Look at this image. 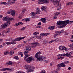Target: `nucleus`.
Instances as JSON below:
<instances>
[{"instance_id": "obj_14", "label": "nucleus", "mask_w": 73, "mask_h": 73, "mask_svg": "<svg viewBox=\"0 0 73 73\" xmlns=\"http://www.w3.org/2000/svg\"><path fill=\"white\" fill-rule=\"evenodd\" d=\"M1 71H5V70H11V69L9 68H5L0 70Z\"/></svg>"}, {"instance_id": "obj_34", "label": "nucleus", "mask_w": 73, "mask_h": 73, "mask_svg": "<svg viewBox=\"0 0 73 73\" xmlns=\"http://www.w3.org/2000/svg\"><path fill=\"white\" fill-rule=\"evenodd\" d=\"M32 68H31V69L29 70L28 72H33V69H35V68H34L33 69H32Z\"/></svg>"}, {"instance_id": "obj_13", "label": "nucleus", "mask_w": 73, "mask_h": 73, "mask_svg": "<svg viewBox=\"0 0 73 73\" xmlns=\"http://www.w3.org/2000/svg\"><path fill=\"white\" fill-rule=\"evenodd\" d=\"M60 12H58L55 13L54 14V17L53 18L54 19H56L57 17L56 16H58V14H60Z\"/></svg>"}, {"instance_id": "obj_32", "label": "nucleus", "mask_w": 73, "mask_h": 73, "mask_svg": "<svg viewBox=\"0 0 73 73\" xmlns=\"http://www.w3.org/2000/svg\"><path fill=\"white\" fill-rule=\"evenodd\" d=\"M57 56L58 57V56H60V57H61V56H65V54H59L58 55H57Z\"/></svg>"}, {"instance_id": "obj_50", "label": "nucleus", "mask_w": 73, "mask_h": 73, "mask_svg": "<svg viewBox=\"0 0 73 73\" xmlns=\"http://www.w3.org/2000/svg\"><path fill=\"white\" fill-rule=\"evenodd\" d=\"M62 15H66V13H65L64 12L62 13Z\"/></svg>"}, {"instance_id": "obj_28", "label": "nucleus", "mask_w": 73, "mask_h": 73, "mask_svg": "<svg viewBox=\"0 0 73 73\" xmlns=\"http://www.w3.org/2000/svg\"><path fill=\"white\" fill-rule=\"evenodd\" d=\"M14 50H11L10 52V53L9 54V55H10V56H11L12 55H13V54H14Z\"/></svg>"}, {"instance_id": "obj_27", "label": "nucleus", "mask_w": 73, "mask_h": 73, "mask_svg": "<svg viewBox=\"0 0 73 73\" xmlns=\"http://www.w3.org/2000/svg\"><path fill=\"white\" fill-rule=\"evenodd\" d=\"M11 15H12V16H13L15 15V11L14 10H12L11 11Z\"/></svg>"}, {"instance_id": "obj_38", "label": "nucleus", "mask_w": 73, "mask_h": 73, "mask_svg": "<svg viewBox=\"0 0 73 73\" xmlns=\"http://www.w3.org/2000/svg\"><path fill=\"white\" fill-rule=\"evenodd\" d=\"M26 28V27H24L22 28V29H21V31H24V30H25V29Z\"/></svg>"}, {"instance_id": "obj_51", "label": "nucleus", "mask_w": 73, "mask_h": 73, "mask_svg": "<svg viewBox=\"0 0 73 73\" xmlns=\"http://www.w3.org/2000/svg\"><path fill=\"white\" fill-rule=\"evenodd\" d=\"M41 73H45V71L43 70L41 72Z\"/></svg>"}, {"instance_id": "obj_56", "label": "nucleus", "mask_w": 73, "mask_h": 73, "mask_svg": "<svg viewBox=\"0 0 73 73\" xmlns=\"http://www.w3.org/2000/svg\"><path fill=\"white\" fill-rule=\"evenodd\" d=\"M41 25V23L39 22L38 24V25Z\"/></svg>"}, {"instance_id": "obj_37", "label": "nucleus", "mask_w": 73, "mask_h": 73, "mask_svg": "<svg viewBox=\"0 0 73 73\" xmlns=\"http://www.w3.org/2000/svg\"><path fill=\"white\" fill-rule=\"evenodd\" d=\"M59 7H58L57 9L58 11H59V10H60L61 9V5H60L59 6Z\"/></svg>"}, {"instance_id": "obj_55", "label": "nucleus", "mask_w": 73, "mask_h": 73, "mask_svg": "<svg viewBox=\"0 0 73 73\" xmlns=\"http://www.w3.org/2000/svg\"><path fill=\"white\" fill-rule=\"evenodd\" d=\"M6 41H11V39H6Z\"/></svg>"}, {"instance_id": "obj_42", "label": "nucleus", "mask_w": 73, "mask_h": 73, "mask_svg": "<svg viewBox=\"0 0 73 73\" xmlns=\"http://www.w3.org/2000/svg\"><path fill=\"white\" fill-rule=\"evenodd\" d=\"M60 40V39L58 38H56L55 39V42H58Z\"/></svg>"}, {"instance_id": "obj_40", "label": "nucleus", "mask_w": 73, "mask_h": 73, "mask_svg": "<svg viewBox=\"0 0 73 73\" xmlns=\"http://www.w3.org/2000/svg\"><path fill=\"white\" fill-rule=\"evenodd\" d=\"M1 4H4V5H6L7 4V3L5 2H2L1 3Z\"/></svg>"}, {"instance_id": "obj_20", "label": "nucleus", "mask_w": 73, "mask_h": 73, "mask_svg": "<svg viewBox=\"0 0 73 73\" xmlns=\"http://www.w3.org/2000/svg\"><path fill=\"white\" fill-rule=\"evenodd\" d=\"M65 56H66V57H70V56H71V55L69 52H67L65 53Z\"/></svg>"}, {"instance_id": "obj_44", "label": "nucleus", "mask_w": 73, "mask_h": 73, "mask_svg": "<svg viewBox=\"0 0 73 73\" xmlns=\"http://www.w3.org/2000/svg\"><path fill=\"white\" fill-rule=\"evenodd\" d=\"M6 44H7V45H10L11 44V42H6Z\"/></svg>"}, {"instance_id": "obj_22", "label": "nucleus", "mask_w": 73, "mask_h": 73, "mask_svg": "<svg viewBox=\"0 0 73 73\" xmlns=\"http://www.w3.org/2000/svg\"><path fill=\"white\" fill-rule=\"evenodd\" d=\"M12 20L13 21V18L8 17V21H10H10H12Z\"/></svg>"}, {"instance_id": "obj_45", "label": "nucleus", "mask_w": 73, "mask_h": 73, "mask_svg": "<svg viewBox=\"0 0 73 73\" xmlns=\"http://www.w3.org/2000/svg\"><path fill=\"white\" fill-rule=\"evenodd\" d=\"M25 12V9H23L22 10V13H24Z\"/></svg>"}, {"instance_id": "obj_21", "label": "nucleus", "mask_w": 73, "mask_h": 73, "mask_svg": "<svg viewBox=\"0 0 73 73\" xmlns=\"http://www.w3.org/2000/svg\"><path fill=\"white\" fill-rule=\"evenodd\" d=\"M60 67H61L60 64H58L57 66V70L58 71L60 70Z\"/></svg>"}, {"instance_id": "obj_15", "label": "nucleus", "mask_w": 73, "mask_h": 73, "mask_svg": "<svg viewBox=\"0 0 73 73\" xmlns=\"http://www.w3.org/2000/svg\"><path fill=\"white\" fill-rule=\"evenodd\" d=\"M2 20L4 21H8V17L7 16L3 17Z\"/></svg>"}, {"instance_id": "obj_47", "label": "nucleus", "mask_w": 73, "mask_h": 73, "mask_svg": "<svg viewBox=\"0 0 73 73\" xmlns=\"http://www.w3.org/2000/svg\"><path fill=\"white\" fill-rule=\"evenodd\" d=\"M40 36H45V33H42L40 34Z\"/></svg>"}, {"instance_id": "obj_52", "label": "nucleus", "mask_w": 73, "mask_h": 73, "mask_svg": "<svg viewBox=\"0 0 73 73\" xmlns=\"http://www.w3.org/2000/svg\"><path fill=\"white\" fill-rule=\"evenodd\" d=\"M2 33H7V32L5 30L3 31Z\"/></svg>"}, {"instance_id": "obj_43", "label": "nucleus", "mask_w": 73, "mask_h": 73, "mask_svg": "<svg viewBox=\"0 0 73 73\" xmlns=\"http://www.w3.org/2000/svg\"><path fill=\"white\" fill-rule=\"evenodd\" d=\"M38 34H39V33L35 32L33 33V35H36Z\"/></svg>"}, {"instance_id": "obj_41", "label": "nucleus", "mask_w": 73, "mask_h": 73, "mask_svg": "<svg viewBox=\"0 0 73 73\" xmlns=\"http://www.w3.org/2000/svg\"><path fill=\"white\" fill-rule=\"evenodd\" d=\"M70 62L69 61H67V62H64V63H65V64H69Z\"/></svg>"}, {"instance_id": "obj_12", "label": "nucleus", "mask_w": 73, "mask_h": 73, "mask_svg": "<svg viewBox=\"0 0 73 73\" xmlns=\"http://www.w3.org/2000/svg\"><path fill=\"white\" fill-rule=\"evenodd\" d=\"M41 8L42 11H44L45 12H47V10H46V8L47 7L46 6H42L41 7Z\"/></svg>"}, {"instance_id": "obj_46", "label": "nucleus", "mask_w": 73, "mask_h": 73, "mask_svg": "<svg viewBox=\"0 0 73 73\" xmlns=\"http://www.w3.org/2000/svg\"><path fill=\"white\" fill-rule=\"evenodd\" d=\"M14 58L16 60H19V57L17 56H16Z\"/></svg>"}, {"instance_id": "obj_49", "label": "nucleus", "mask_w": 73, "mask_h": 73, "mask_svg": "<svg viewBox=\"0 0 73 73\" xmlns=\"http://www.w3.org/2000/svg\"><path fill=\"white\" fill-rule=\"evenodd\" d=\"M17 73H25L24 72L19 71L17 72Z\"/></svg>"}, {"instance_id": "obj_3", "label": "nucleus", "mask_w": 73, "mask_h": 73, "mask_svg": "<svg viewBox=\"0 0 73 73\" xmlns=\"http://www.w3.org/2000/svg\"><path fill=\"white\" fill-rule=\"evenodd\" d=\"M25 56L24 57V60H26V62L28 63H30L32 61V58L29 57L28 54L25 55Z\"/></svg>"}, {"instance_id": "obj_10", "label": "nucleus", "mask_w": 73, "mask_h": 73, "mask_svg": "<svg viewBox=\"0 0 73 73\" xmlns=\"http://www.w3.org/2000/svg\"><path fill=\"white\" fill-rule=\"evenodd\" d=\"M54 5L55 7L60 6V5H61L60 4V2L57 0H56L55 2L54 3Z\"/></svg>"}, {"instance_id": "obj_1", "label": "nucleus", "mask_w": 73, "mask_h": 73, "mask_svg": "<svg viewBox=\"0 0 73 73\" xmlns=\"http://www.w3.org/2000/svg\"><path fill=\"white\" fill-rule=\"evenodd\" d=\"M73 23V21H70L69 20H66L63 21H59L57 23L59 28H62L66 26L67 24H71Z\"/></svg>"}, {"instance_id": "obj_26", "label": "nucleus", "mask_w": 73, "mask_h": 73, "mask_svg": "<svg viewBox=\"0 0 73 73\" xmlns=\"http://www.w3.org/2000/svg\"><path fill=\"white\" fill-rule=\"evenodd\" d=\"M12 64V62L11 61H9L8 62H7L6 63L7 65H11Z\"/></svg>"}, {"instance_id": "obj_53", "label": "nucleus", "mask_w": 73, "mask_h": 73, "mask_svg": "<svg viewBox=\"0 0 73 73\" xmlns=\"http://www.w3.org/2000/svg\"><path fill=\"white\" fill-rule=\"evenodd\" d=\"M26 21H30V19L29 18L26 19Z\"/></svg>"}, {"instance_id": "obj_62", "label": "nucleus", "mask_w": 73, "mask_h": 73, "mask_svg": "<svg viewBox=\"0 0 73 73\" xmlns=\"http://www.w3.org/2000/svg\"><path fill=\"white\" fill-rule=\"evenodd\" d=\"M17 47H18V48H20V47H21V45H18L17 46Z\"/></svg>"}, {"instance_id": "obj_64", "label": "nucleus", "mask_w": 73, "mask_h": 73, "mask_svg": "<svg viewBox=\"0 0 73 73\" xmlns=\"http://www.w3.org/2000/svg\"><path fill=\"white\" fill-rule=\"evenodd\" d=\"M68 70H70V69H72V68L71 67H69L68 68Z\"/></svg>"}, {"instance_id": "obj_18", "label": "nucleus", "mask_w": 73, "mask_h": 73, "mask_svg": "<svg viewBox=\"0 0 73 73\" xmlns=\"http://www.w3.org/2000/svg\"><path fill=\"white\" fill-rule=\"evenodd\" d=\"M40 21H42V23H45L46 22V20L45 18H41L40 19Z\"/></svg>"}, {"instance_id": "obj_9", "label": "nucleus", "mask_w": 73, "mask_h": 73, "mask_svg": "<svg viewBox=\"0 0 73 73\" xmlns=\"http://www.w3.org/2000/svg\"><path fill=\"white\" fill-rule=\"evenodd\" d=\"M32 46L33 48H35L36 46H38V42H33L31 43Z\"/></svg>"}, {"instance_id": "obj_61", "label": "nucleus", "mask_w": 73, "mask_h": 73, "mask_svg": "<svg viewBox=\"0 0 73 73\" xmlns=\"http://www.w3.org/2000/svg\"><path fill=\"white\" fill-rule=\"evenodd\" d=\"M21 53H22V54H23V52H19V54L20 55H21Z\"/></svg>"}, {"instance_id": "obj_59", "label": "nucleus", "mask_w": 73, "mask_h": 73, "mask_svg": "<svg viewBox=\"0 0 73 73\" xmlns=\"http://www.w3.org/2000/svg\"><path fill=\"white\" fill-rule=\"evenodd\" d=\"M69 5V2H68V3L66 4V6L67 7H68V6Z\"/></svg>"}, {"instance_id": "obj_7", "label": "nucleus", "mask_w": 73, "mask_h": 73, "mask_svg": "<svg viewBox=\"0 0 73 73\" xmlns=\"http://www.w3.org/2000/svg\"><path fill=\"white\" fill-rule=\"evenodd\" d=\"M40 13V10L38 8H37L36 9V12H32L30 14V15L31 16H33L34 15H35L36 14H38L39 15Z\"/></svg>"}, {"instance_id": "obj_58", "label": "nucleus", "mask_w": 73, "mask_h": 73, "mask_svg": "<svg viewBox=\"0 0 73 73\" xmlns=\"http://www.w3.org/2000/svg\"><path fill=\"white\" fill-rule=\"evenodd\" d=\"M44 62H46V63H48V61L47 60H44Z\"/></svg>"}, {"instance_id": "obj_16", "label": "nucleus", "mask_w": 73, "mask_h": 73, "mask_svg": "<svg viewBox=\"0 0 73 73\" xmlns=\"http://www.w3.org/2000/svg\"><path fill=\"white\" fill-rule=\"evenodd\" d=\"M30 66L29 65H26L24 66L25 69H27L28 70L30 69Z\"/></svg>"}, {"instance_id": "obj_33", "label": "nucleus", "mask_w": 73, "mask_h": 73, "mask_svg": "<svg viewBox=\"0 0 73 73\" xmlns=\"http://www.w3.org/2000/svg\"><path fill=\"white\" fill-rule=\"evenodd\" d=\"M47 43V41L46 40H44L43 41V44H46Z\"/></svg>"}, {"instance_id": "obj_23", "label": "nucleus", "mask_w": 73, "mask_h": 73, "mask_svg": "<svg viewBox=\"0 0 73 73\" xmlns=\"http://www.w3.org/2000/svg\"><path fill=\"white\" fill-rule=\"evenodd\" d=\"M60 64L61 67H63V68L65 67V66H66V65L65 64V63H64H64H62Z\"/></svg>"}, {"instance_id": "obj_31", "label": "nucleus", "mask_w": 73, "mask_h": 73, "mask_svg": "<svg viewBox=\"0 0 73 73\" xmlns=\"http://www.w3.org/2000/svg\"><path fill=\"white\" fill-rule=\"evenodd\" d=\"M68 46L70 47V49L73 50V44H71L70 45H68Z\"/></svg>"}, {"instance_id": "obj_57", "label": "nucleus", "mask_w": 73, "mask_h": 73, "mask_svg": "<svg viewBox=\"0 0 73 73\" xmlns=\"http://www.w3.org/2000/svg\"><path fill=\"white\" fill-rule=\"evenodd\" d=\"M50 73H58L56 71H54L53 72H51Z\"/></svg>"}, {"instance_id": "obj_36", "label": "nucleus", "mask_w": 73, "mask_h": 73, "mask_svg": "<svg viewBox=\"0 0 73 73\" xmlns=\"http://www.w3.org/2000/svg\"><path fill=\"white\" fill-rule=\"evenodd\" d=\"M9 52L7 51L4 52V54L5 55H7V54H9Z\"/></svg>"}, {"instance_id": "obj_2", "label": "nucleus", "mask_w": 73, "mask_h": 73, "mask_svg": "<svg viewBox=\"0 0 73 73\" xmlns=\"http://www.w3.org/2000/svg\"><path fill=\"white\" fill-rule=\"evenodd\" d=\"M41 54V52L39 51L35 54V57L37 58V61H43V59H42V58L44 59V60L46 59V58L44 57L43 58V56L40 55Z\"/></svg>"}, {"instance_id": "obj_11", "label": "nucleus", "mask_w": 73, "mask_h": 73, "mask_svg": "<svg viewBox=\"0 0 73 73\" xmlns=\"http://www.w3.org/2000/svg\"><path fill=\"white\" fill-rule=\"evenodd\" d=\"M64 32V30H62L60 31H56L55 33L56 34H57V35H61L62 33H63Z\"/></svg>"}, {"instance_id": "obj_39", "label": "nucleus", "mask_w": 73, "mask_h": 73, "mask_svg": "<svg viewBox=\"0 0 73 73\" xmlns=\"http://www.w3.org/2000/svg\"><path fill=\"white\" fill-rule=\"evenodd\" d=\"M41 35H40V36H36V38H42V36H41Z\"/></svg>"}, {"instance_id": "obj_8", "label": "nucleus", "mask_w": 73, "mask_h": 73, "mask_svg": "<svg viewBox=\"0 0 73 73\" xmlns=\"http://www.w3.org/2000/svg\"><path fill=\"white\" fill-rule=\"evenodd\" d=\"M59 49L60 50H67V48L64 46H60L59 47Z\"/></svg>"}, {"instance_id": "obj_25", "label": "nucleus", "mask_w": 73, "mask_h": 73, "mask_svg": "<svg viewBox=\"0 0 73 73\" xmlns=\"http://www.w3.org/2000/svg\"><path fill=\"white\" fill-rule=\"evenodd\" d=\"M15 2H11V1H8V4L9 5H11L13 4H14V3H15Z\"/></svg>"}, {"instance_id": "obj_29", "label": "nucleus", "mask_w": 73, "mask_h": 73, "mask_svg": "<svg viewBox=\"0 0 73 73\" xmlns=\"http://www.w3.org/2000/svg\"><path fill=\"white\" fill-rule=\"evenodd\" d=\"M38 4H43V0H38Z\"/></svg>"}, {"instance_id": "obj_19", "label": "nucleus", "mask_w": 73, "mask_h": 73, "mask_svg": "<svg viewBox=\"0 0 73 73\" xmlns=\"http://www.w3.org/2000/svg\"><path fill=\"white\" fill-rule=\"evenodd\" d=\"M48 29H49L50 30H53V29H56V27L53 26H51L48 27Z\"/></svg>"}, {"instance_id": "obj_30", "label": "nucleus", "mask_w": 73, "mask_h": 73, "mask_svg": "<svg viewBox=\"0 0 73 73\" xmlns=\"http://www.w3.org/2000/svg\"><path fill=\"white\" fill-rule=\"evenodd\" d=\"M10 30H11V29H10V28H7L6 30L7 33H9V32H10Z\"/></svg>"}, {"instance_id": "obj_63", "label": "nucleus", "mask_w": 73, "mask_h": 73, "mask_svg": "<svg viewBox=\"0 0 73 73\" xmlns=\"http://www.w3.org/2000/svg\"><path fill=\"white\" fill-rule=\"evenodd\" d=\"M65 35H68V33L65 32Z\"/></svg>"}, {"instance_id": "obj_17", "label": "nucleus", "mask_w": 73, "mask_h": 73, "mask_svg": "<svg viewBox=\"0 0 73 73\" xmlns=\"http://www.w3.org/2000/svg\"><path fill=\"white\" fill-rule=\"evenodd\" d=\"M49 3V1L48 0H43V4H47Z\"/></svg>"}, {"instance_id": "obj_54", "label": "nucleus", "mask_w": 73, "mask_h": 73, "mask_svg": "<svg viewBox=\"0 0 73 73\" xmlns=\"http://www.w3.org/2000/svg\"><path fill=\"white\" fill-rule=\"evenodd\" d=\"M36 28H41V26L36 27Z\"/></svg>"}, {"instance_id": "obj_60", "label": "nucleus", "mask_w": 73, "mask_h": 73, "mask_svg": "<svg viewBox=\"0 0 73 73\" xmlns=\"http://www.w3.org/2000/svg\"><path fill=\"white\" fill-rule=\"evenodd\" d=\"M57 35V34H54V37H56Z\"/></svg>"}, {"instance_id": "obj_24", "label": "nucleus", "mask_w": 73, "mask_h": 73, "mask_svg": "<svg viewBox=\"0 0 73 73\" xmlns=\"http://www.w3.org/2000/svg\"><path fill=\"white\" fill-rule=\"evenodd\" d=\"M20 24H21V25H23V23L21 22H19L17 23H16V24L15 25V26H18L19 25H20Z\"/></svg>"}, {"instance_id": "obj_4", "label": "nucleus", "mask_w": 73, "mask_h": 73, "mask_svg": "<svg viewBox=\"0 0 73 73\" xmlns=\"http://www.w3.org/2000/svg\"><path fill=\"white\" fill-rule=\"evenodd\" d=\"M25 37H24L22 38L19 37L14 39L13 40H12V42H11V44H12L13 45L16 44V41H20V40H21L22 39H24V38H25Z\"/></svg>"}, {"instance_id": "obj_5", "label": "nucleus", "mask_w": 73, "mask_h": 73, "mask_svg": "<svg viewBox=\"0 0 73 73\" xmlns=\"http://www.w3.org/2000/svg\"><path fill=\"white\" fill-rule=\"evenodd\" d=\"M10 24V21H7V22L5 23L3 25H2L1 26V29H3L6 28L7 26H9Z\"/></svg>"}, {"instance_id": "obj_48", "label": "nucleus", "mask_w": 73, "mask_h": 73, "mask_svg": "<svg viewBox=\"0 0 73 73\" xmlns=\"http://www.w3.org/2000/svg\"><path fill=\"white\" fill-rule=\"evenodd\" d=\"M49 35V33H44V36H48Z\"/></svg>"}, {"instance_id": "obj_6", "label": "nucleus", "mask_w": 73, "mask_h": 73, "mask_svg": "<svg viewBox=\"0 0 73 73\" xmlns=\"http://www.w3.org/2000/svg\"><path fill=\"white\" fill-rule=\"evenodd\" d=\"M31 50V48L30 47L27 46L26 48L25 49V51L24 52V54L25 56L28 55V52H29Z\"/></svg>"}, {"instance_id": "obj_35", "label": "nucleus", "mask_w": 73, "mask_h": 73, "mask_svg": "<svg viewBox=\"0 0 73 73\" xmlns=\"http://www.w3.org/2000/svg\"><path fill=\"white\" fill-rule=\"evenodd\" d=\"M11 12H12V10H10L7 11V13L8 14H11Z\"/></svg>"}]
</instances>
